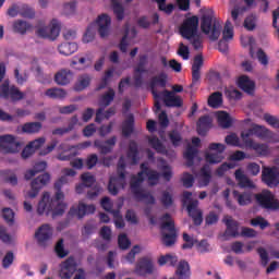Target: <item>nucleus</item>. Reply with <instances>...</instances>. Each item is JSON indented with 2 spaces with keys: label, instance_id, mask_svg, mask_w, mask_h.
<instances>
[{
  "label": "nucleus",
  "instance_id": "obj_1",
  "mask_svg": "<svg viewBox=\"0 0 279 279\" xmlns=\"http://www.w3.org/2000/svg\"><path fill=\"white\" fill-rule=\"evenodd\" d=\"M61 199H64V193H62V190H57L54 198L51 199L49 196V192H45L38 203L37 214L45 215L46 213V215H49L50 213H52V217H62V215H64L66 205L60 202Z\"/></svg>",
  "mask_w": 279,
  "mask_h": 279
},
{
  "label": "nucleus",
  "instance_id": "obj_2",
  "mask_svg": "<svg viewBox=\"0 0 279 279\" xmlns=\"http://www.w3.org/2000/svg\"><path fill=\"white\" fill-rule=\"evenodd\" d=\"M143 182H145V170H141L137 175H133L131 178L130 187L136 202H144L147 205L156 204V197H154L151 193L145 192L141 189V184H143Z\"/></svg>",
  "mask_w": 279,
  "mask_h": 279
},
{
  "label": "nucleus",
  "instance_id": "obj_3",
  "mask_svg": "<svg viewBox=\"0 0 279 279\" xmlns=\"http://www.w3.org/2000/svg\"><path fill=\"white\" fill-rule=\"evenodd\" d=\"M191 197H193L192 192H183L182 204L186 206L187 214L193 219L194 226H202L204 223V211L198 208L199 201Z\"/></svg>",
  "mask_w": 279,
  "mask_h": 279
},
{
  "label": "nucleus",
  "instance_id": "obj_4",
  "mask_svg": "<svg viewBox=\"0 0 279 279\" xmlns=\"http://www.w3.org/2000/svg\"><path fill=\"white\" fill-rule=\"evenodd\" d=\"M201 29L203 34H206L207 36L209 34V40L213 43L219 40V37L221 36V23L210 14L202 16Z\"/></svg>",
  "mask_w": 279,
  "mask_h": 279
},
{
  "label": "nucleus",
  "instance_id": "obj_5",
  "mask_svg": "<svg viewBox=\"0 0 279 279\" xmlns=\"http://www.w3.org/2000/svg\"><path fill=\"white\" fill-rule=\"evenodd\" d=\"M198 28L199 17H197V15H193L183 21L179 28V34H181L182 38H185V40H193V38L197 36Z\"/></svg>",
  "mask_w": 279,
  "mask_h": 279
},
{
  "label": "nucleus",
  "instance_id": "obj_6",
  "mask_svg": "<svg viewBox=\"0 0 279 279\" xmlns=\"http://www.w3.org/2000/svg\"><path fill=\"white\" fill-rule=\"evenodd\" d=\"M255 199L265 210H279V201L269 190H264L262 193L255 194Z\"/></svg>",
  "mask_w": 279,
  "mask_h": 279
},
{
  "label": "nucleus",
  "instance_id": "obj_7",
  "mask_svg": "<svg viewBox=\"0 0 279 279\" xmlns=\"http://www.w3.org/2000/svg\"><path fill=\"white\" fill-rule=\"evenodd\" d=\"M36 36H38V38L56 40V38L60 36V23H58V20H52L49 26L37 27Z\"/></svg>",
  "mask_w": 279,
  "mask_h": 279
},
{
  "label": "nucleus",
  "instance_id": "obj_8",
  "mask_svg": "<svg viewBox=\"0 0 279 279\" xmlns=\"http://www.w3.org/2000/svg\"><path fill=\"white\" fill-rule=\"evenodd\" d=\"M0 97L2 99H11V101H21V99H24L25 94L19 90L16 86L10 87V81L5 80L0 86Z\"/></svg>",
  "mask_w": 279,
  "mask_h": 279
},
{
  "label": "nucleus",
  "instance_id": "obj_9",
  "mask_svg": "<svg viewBox=\"0 0 279 279\" xmlns=\"http://www.w3.org/2000/svg\"><path fill=\"white\" fill-rule=\"evenodd\" d=\"M0 151L2 154H19L21 151V144L11 134L2 135L0 136Z\"/></svg>",
  "mask_w": 279,
  "mask_h": 279
},
{
  "label": "nucleus",
  "instance_id": "obj_10",
  "mask_svg": "<svg viewBox=\"0 0 279 279\" xmlns=\"http://www.w3.org/2000/svg\"><path fill=\"white\" fill-rule=\"evenodd\" d=\"M262 182L269 189H276L279 184V168L276 166L264 168L262 171Z\"/></svg>",
  "mask_w": 279,
  "mask_h": 279
},
{
  "label": "nucleus",
  "instance_id": "obj_11",
  "mask_svg": "<svg viewBox=\"0 0 279 279\" xmlns=\"http://www.w3.org/2000/svg\"><path fill=\"white\" fill-rule=\"evenodd\" d=\"M208 149L217 153H207L205 155L206 162H209V165H219V162L223 160V156L221 154L226 151V145L221 143H211L209 144Z\"/></svg>",
  "mask_w": 279,
  "mask_h": 279
},
{
  "label": "nucleus",
  "instance_id": "obj_12",
  "mask_svg": "<svg viewBox=\"0 0 279 279\" xmlns=\"http://www.w3.org/2000/svg\"><path fill=\"white\" fill-rule=\"evenodd\" d=\"M77 271V262L75 257L70 256L60 265L59 278L71 279L73 274Z\"/></svg>",
  "mask_w": 279,
  "mask_h": 279
},
{
  "label": "nucleus",
  "instance_id": "obj_13",
  "mask_svg": "<svg viewBox=\"0 0 279 279\" xmlns=\"http://www.w3.org/2000/svg\"><path fill=\"white\" fill-rule=\"evenodd\" d=\"M269 129L265 128L264 125L253 124L251 129L241 133V138L243 143H245V141H253L252 138H250V136H256L257 138H267L269 136Z\"/></svg>",
  "mask_w": 279,
  "mask_h": 279
},
{
  "label": "nucleus",
  "instance_id": "obj_14",
  "mask_svg": "<svg viewBox=\"0 0 279 279\" xmlns=\"http://www.w3.org/2000/svg\"><path fill=\"white\" fill-rule=\"evenodd\" d=\"M49 180H51V175H49L47 172L34 179L31 182V191L28 192V197L34 199V197L40 193V190L45 189V186L49 184Z\"/></svg>",
  "mask_w": 279,
  "mask_h": 279
},
{
  "label": "nucleus",
  "instance_id": "obj_15",
  "mask_svg": "<svg viewBox=\"0 0 279 279\" xmlns=\"http://www.w3.org/2000/svg\"><path fill=\"white\" fill-rule=\"evenodd\" d=\"M155 270L156 267L154 266V260L149 257L140 258L135 265V274L137 276H151Z\"/></svg>",
  "mask_w": 279,
  "mask_h": 279
},
{
  "label": "nucleus",
  "instance_id": "obj_16",
  "mask_svg": "<svg viewBox=\"0 0 279 279\" xmlns=\"http://www.w3.org/2000/svg\"><path fill=\"white\" fill-rule=\"evenodd\" d=\"M167 80H168L167 73H163V72L150 78L149 88H150L151 95L157 99L160 98V95H162V92H158V89L156 88H158V86L159 88H167Z\"/></svg>",
  "mask_w": 279,
  "mask_h": 279
},
{
  "label": "nucleus",
  "instance_id": "obj_17",
  "mask_svg": "<svg viewBox=\"0 0 279 279\" xmlns=\"http://www.w3.org/2000/svg\"><path fill=\"white\" fill-rule=\"evenodd\" d=\"M95 210H96L95 205H86L80 202L77 207L70 208L68 215L70 217H77V219H84L86 215H94Z\"/></svg>",
  "mask_w": 279,
  "mask_h": 279
},
{
  "label": "nucleus",
  "instance_id": "obj_18",
  "mask_svg": "<svg viewBox=\"0 0 279 279\" xmlns=\"http://www.w3.org/2000/svg\"><path fill=\"white\" fill-rule=\"evenodd\" d=\"M204 66V57L202 54H197L194 57V62L192 64V84L193 86H197L199 84V80H202V68Z\"/></svg>",
  "mask_w": 279,
  "mask_h": 279
},
{
  "label": "nucleus",
  "instance_id": "obj_19",
  "mask_svg": "<svg viewBox=\"0 0 279 279\" xmlns=\"http://www.w3.org/2000/svg\"><path fill=\"white\" fill-rule=\"evenodd\" d=\"M51 236H53V229L49 225H43L35 232V239L37 240L38 245L45 247L47 245V241H50Z\"/></svg>",
  "mask_w": 279,
  "mask_h": 279
},
{
  "label": "nucleus",
  "instance_id": "obj_20",
  "mask_svg": "<svg viewBox=\"0 0 279 279\" xmlns=\"http://www.w3.org/2000/svg\"><path fill=\"white\" fill-rule=\"evenodd\" d=\"M94 145L102 156L112 154V149H114V146L117 145V136H111L109 140L106 141L96 140L94 142Z\"/></svg>",
  "mask_w": 279,
  "mask_h": 279
},
{
  "label": "nucleus",
  "instance_id": "obj_21",
  "mask_svg": "<svg viewBox=\"0 0 279 279\" xmlns=\"http://www.w3.org/2000/svg\"><path fill=\"white\" fill-rule=\"evenodd\" d=\"M96 24L98 25V34L100 38H106V36L110 34V25L112 24V20L108 14L104 13L98 16Z\"/></svg>",
  "mask_w": 279,
  "mask_h": 279
},
{
  "label": "nucleus",
  "instance_id": "obj_22",
  "mask_svg": "<svg viewBox=\"0 0 279 279\" xmlns=\"http://www.w3.org/2000/svg\"><path fill=\"white\" fill-rule=\"evenodd\" d=\"M161 95L163 97V104L167 106V108H182L184 101L180 96H174V94L168 89L161 92Z\"/></svg>",
  "mask_w": 279,
  "mask_h": 279
},
{
  "label": "nucleus",
  "instance_id": "obj_23",
  "mask_svg": "<svg viewBox=\"0 0 279 279\" xmlns=\"http://www.w3.org/2000/svg\"><path fill=\"white\" fill-rule=\"evenodd\" d=\"M213 128V118L210 116H202L196 123V131L199 136H206Z\"/></svg>",
  "mask_w": 279,
  "mask_h": 279
},
{
  "label": "nucleus",
  "instance_id": "obj_24",
  "mask_svg": "<svg viewBox=\"0 0 279 279\" xmlns=\"http://www.w3.org/2000/svg\"><path fill=\"white\" fill-rule=\"evenodd\" d=\"M72 149H75V146H71V145L64 144V143L60 144L59 151H62V153H60L57 156V159L64 162L66 160H71V159L75 158L77 156V153H72L71 151Z\"/></svg>",
  "mask_w": 279,
  "mask_h": 279
},
{
  "label": "nucleus",
  "instance_id": "obj_25",
  "mask_svg": "<svg viewBox=\"0 0 279 279\" xmlns=\"http://www.w3.org/2000/svg\"><path fill=\"white\" fill-rule=\"evenodd\" d=\"M140 169L141 171H144V177L148 178L150 186L158 184V180H160L158 171L149 169V166L145 162L141 163Z\"/></svg>",
  "mask_w": 279,
  "mask_h": 279
},
{
  "label": "nucleus",
  "instance_id": "obj_26",
  "mask_svg": "<svg viewBox=\"0 0 279 279\" xmlns=\"http://www.w3.org/2000/svg\"><path fill=\"white\" fill-rule=\"evenodd\" d=\"M243 143L245 147L253 149L258 154V156H267L269 154V146L267 144L256 143L254 140H246Z\"/></svg>",
  "mask_w": 279,
  "mask_h": 279
},
{
  "label": "nucleus",
  "instance_id": "obj_27",
  "mask_svg": "<svg viewBox=\"0 0 279 279\" xmlns=\"http://www.w3.org/2000/svg\"><path fill=\"white\" fill-rule=\"evenodd\" d=\"M223 222L227 227L226 234L228 236H233V239H236V236H239V222L232 219V217L230 216L223 218Z\"/></svg>",
  "mask_w": 279,
  "mask_h": 279
},
{
  "label": "nucleus",
  "instance_id": "obj_28",
  "mask_svg": "<svg viewBox=\"0 0 279 279\" xmlns=\"http://www.w3.org/2000/svg\"><path fill=\"white\" fill-rule=\"evenodd\" d=\"M238 86L241 90L247 93V95H253L254 88H256V84L250 80L248 76H240L238 80Z\"/></svg>",
  "mask_w": 279,
  "mask_h": 279
},
{
  "label": "nucleus",
  "instance_id": "obj_29",
  "mask_svg": "<svg viewBox=\"0 0 279 279\" xmlns=\"http://www.w3.org/2000/svg\"><path fill=\"white\" fill-rule=\"evenodd\" d=\"M174 274L178 279H191V266L189 265V262H179Z\"/></svg>",
  "mask_w": 279,
  "mask_h": 279
},
{
  "label": "nucleus",
  "instance_id": "obj_30",
  "mask_svg": "<svg viewBox=\"0 0 279 279\" xmlns=\"http://www.w3.org/2000/svg\"><path fill=\"white\" fill-rule=\"evenodd\" d=\"M235 180L239 183V186L241 189H254V182H252V180H250V178H247V175H245V172H243L241 169L235 170Z\"/></svg>",
  "mask_w": 279,
  "mask_h": 279
},
{
  "label": "nucleus",
  "instance_id": "obj_31",
  "mask_svg": "<svg viewBox=\"0 0 279 279\" xmlns=\"http://www.w3.org/2000/svg\"><path fill=\"white\" fill-rule=\"evenodd\" d=\"M71 80H73V72L70 70H61L54 75V82L59 84V86L71 84Z\"/></svg>",
  "mask_w": 279,
  "mask_h": 279
},
{
  "label": "nucleus",
  "instance_id": "obj_32",
  "mask_svg": "<svg viewBox=\"0 0 279 279\" xmlns=\"http://www.w3.org/2000/svg\"><path fill=\"white\" fill-rule=\"evenodd\" d=\"M233 197L236 199L239 206H250L252 204V192H232Z\"/></svg>",
  "mask_w": 279,
  "mask_h": 279
},
{
  "label": "nucleus",
  "instance_id": "obj_33",
  "mask_svg": "<svg viewBox=\"0 0 279 279\" xmlns=\"http://www.w3.org/2000/svg\"><path fill=\"white\" fill-rule=\"evenodd\" d=\"M126 157L131 160L132 165H138V160H141V158L138 157V144L136 141H131L129 143Z\"/></svg>",
  "mask_w": 279,
  "mask_h": 279
},
{
  "label": "nucleus",
  "instance_id": "obj_34",
  "mask_svg": "<svg viewBox=\"0 0 279 279\" xmlns=\"http://www.w3.org/2000/svg\"><path fill=\"white\" fill-rule=\"evenodd\" d=\"M47 169V161H38L34 165L33 169L27 170L24 174L25 180H32L37 173H43Z\"/></svg>",
  "mask_w": 279,
  "mask_h": 279
},
{
  "label": "nucleus",
  "instance_id": "obj_35",
  "mask_svg": "<svg viewBox=\"0 0 279 279\" xmlns=\"http://www.w3.org/2000/svg\"><path fill=\"white\" fill-rule=\"evenodd\" d=\"M134 132V114L130 113L122 123V135L126 138L132 136Z\"/></svg>",
  "mask_w": 279,
  "mask_h": 279
},
{
  "label": "nucleus",
  "instance_id": "obj_36",
  "mask_svg": "<svg viewBox=\"0 0 279 279\" xmlns=\"http://www.w3.org/2000/svg\"><path fill=\"white\" fill-rule=\"evenodd\" d=\"M217 121H218V125L223 130H228V128H232V118L230 117V113L226 111H219L217 113Z\"/></svg>",
  "mask_w": 279,
  "mask_h": 279
},
{
  "label": "nucleus",
  "instance_id": "obj_37",
  "mask_svg": "<svg viewBox=\"0 0 279 279\" xmlns=\"http://www.w3.org/2000/svg\"><path fill=\"white\" fill-rule=\"evenodd\" d=\"M197 154H199V150H197V147L187 145L186 150L184 153L186 167H193V165H195V157L197 156Z\"/></svg>",
  "mask_w": 279,
  "mask_h": 279
},
{
  "label": "nucleus",
  "instance_id": "obj_38",
  "mask_svg": "<svg viewBox=\"0 0 279 279\" xmlns=\"http://www.w3.org/2000/svg\"><path fill=\"white\" fill-rule=\"evenodd\" d=\"M58 51L61 56H73L77 51V44L75 43H64L59 45Z\"/></svg>",
  "mask_w": 279,
  "mask_h": 279
},
{
  "label": "nucleus",
  "instance_id": "obj_39",
  "mask_svg": "<svg viewBox=\"0 0 279 279\" xmlns=\"http://www.w3.org/2000/svg\"><path fill=\"white\" fill-rule=\"evenodd\" d=\"M207 104L209 108H221V105L223 104V95L221 94V92L213 93L208 97Z\"/></svg>",
  "mask_w": 279,
  "mask_h": 279
},
{
  "label": "nucleus",
  "instance_id": "obj_40",
  "mask_svg": "<svg viewBox=\"0 0 279 279\" xmlns=\"http://www.w3.org/2000/svg\"><path fill=\"white\" fill-rule=\"evenodd\" d=\"M213 175L210 174V166L205 165L201 168L199 185L208 186Z\"/></svg>",
  "mask_w": 279,
  "mask_h": 279
},
{
  "label": "nucleus",
  "instance_id": "obj_41",
  "mask_svg": "<svg viewBox=\"0 0 279 279\" xmlns=\"http://www.w3.org/2000/svg\"><path fill=\"white\" fill-rule=\"evenodd\" d=\"M110 2L117 21H123V19H125V9L123 8V4L120 3L119 0H110Z\"/></svg>",
  "mask_w": 279,
  "mask_h": 279
},
{
  "label": "nucleus",
  "instance_id": "obj_42",
  "mask_svg": "<svg viewBox=\"0 0 279 279\" xmlns=\"http://www.w3.org/2000/svg\"><path fill=\"white\" fill-rule=\"evenodd\" d=\"M158 265L160 267H165V265L175 267V265H178V256L171 254L162 255L158 258Z\"/></svg>",
  "mask_w": 279,
  "mask_h": 279
},
{
  "label": "nucleus",
  "instance_id": "obj_43",
  "mask_svg": "<svg viewBox=\"0 0 279 279\" xmlns=\"http://www.w3.org/2000/svg\"><path fill=\"white\" fill-rule=\"evenodd\" d=\"M119 186H122V189L125 186V180L124 183H121L119 180V177L110 178L109 184H108V191L110 195H119Z\"/></svg>",
  "mask_w": 279,
  "mask_h": 279
},
{
  "label": "nucleus",
  "instance_id": "obj_44",
  "mask_svg": "<svg viewBox=\"0 0 279 279\" xmlns=\"http://www.w3.org/2000/svg\"><path fill=\"white\" fill-rule=\"evenodd\" d=\"M32 29V24L23 21V20H17L13 23V32L15 34H27V31Z\"/></svg>",
  "mask_w": 279,
  "mask_h": 279
},
{
  "label": "nucleus",
  "instance_id": "obj_45",
  "mask_svg": "<svg viewBox=\"0 0 279 279\" xmlns=\"http://www.w3.org/2000/svg\"><path fill=\"white\" fill-rule=\"evenodd\" d=\"M45 95L49 99H64L66 97V90L62 88H49L45 92Z\"/></svg>",
  "mask_w": 279,
  "mask_h": 279
},
{
  "label": "nucleus",
  "instance_id": "obj_46",
  "mask_svg": "<svg viewBox=\"0 0 279 279\" xmlns=\"http://www.w3.org/2000/svg\"><path fill=\"white\" fill-rule=\"evenodd\" d=\"M23 132L26 134H38L43 130V123L40 122H28L25 123L22 128Z\"/></svg>",
  "mask_w": 279,
  "mask_h": 279
},
{
  "label": "nucleus",
  "instance_id": "obj_47",
  "mask_svg": "<svg viewBox=\"0 0 279 279\" xmlns=\"http://www.w3.org/2000/svg\"><path fill=\"white\" fill-rule=\"evenodd\" d=\"M114 89L109 88L107 93H105L99 100V104L104 106V108H108L114 101Z\"/></svg>",
  "mask_w": 279,
  "mask_h": 279
},
{
  "label": "nucleus",
  "instance_id": "obj_48",
  "mask_svg": "<svg viewBox=\"0 0 279 279\" xmlns=\"http://www.w3.org/2000/svg\"><path fill=\"white\" fill-rule=\"evenodd\" d=\"M148 144L150 145V147H153V149H155V151H157V154H165L167 151V147H165V144H162V142H160V138L153 136L148 140Z\"/></svg>",
  "mask_w": 279,
  "mask_h": 279
},
{
  "label": "nucleus",
  "instance_id": "obj_49",
  "mask_svg": "<svg viewBox=\"0 0 279 279\" xmlns=\"http://www.w3.org/2000/svg\"><path fill=\"white\" fill-rule=\"evenodd\" d=\"M161 219H166L167 221L161 223V230H168L170 233H177L175 232V222L171 220V214L167 213L165 214Z\"/></svg>",
  "mask_w": 279,
  "mask_h": 279
},
{
  "label": "nucleus",
  "instance_id": "obj_50",
  "mask_svg": "<svg viewBox=\"0 0 279 279\" xmlns=\"http://www.w3.org/2000/svg\"><path fill=\"white\" fill-rule=\"evenodd\" d=\"M158 4V10L160 12H165V14H173V10H175V5L173 3L167 4V0H154Z\"/></svg>",
  "mask_w": 279,
  "mask_h": 279
},
{
  "label": "nucleus",
  "instance_id": "obj_51",
  "mask_svg": "<svg viewBox=\"0 0 279 279\" xmlns=\"http://www.w3.org/2000/svg\"><path fill=\"white\" fill-rule=\"evenodd\" d=\"M100 206H101V208H104V210H106V213H111V215H113V217H119V210L112 209V201H110V197L105 196L100 201Z\"/></svg>",
  "mask_w": 279,
  "mask_h": 279
},
{
  "label": "nucleus",
  "instance_id": "obj_52",
  "mask_svg": "<svg viewBox=\"0 0 279 279\" xmlns=\"http://www.w3.org/2000/svg\"><path fill=\"white\" fill-rule=\"evenodd\" d=\"M222 38L225 40H232V38H234V27L232 26V22H230V20H227L225 24V28L222 31Z\"/></svg>",
  "mask_w": 279,
  "mask_h": 279
},
{
  "label": "nucleus",
  "instance_id": "obj_53",
  "mask_svg": "<svg viewBox=\"0 0 279 279\" xmlns=\"http://www.w3.org/2000/svg\"><path fill=\"white\" fill-rule=\"evenodd\" d=\"M251 226H253V228H260L262 230H266V228H269L270 225L267 219L263 218L262 216H257L251 219Z\"/></svg>",
  "mask_w": 279,
  "mask_h": 279
},
{
  "label": "nucleus",
  "instance_id": "obj_54",
  "mask_svg": "<svg viewBox=\"0 0 279 279\" xmlns=\"http://www.w3.org/2000/svg\"><path fill=\"white\" fill-rule=\"evenodd\" d=\"M54 252L59 258H66L69 251L64 250V239H60L54 245Z\"/></svg>",
  "mask_w": 279,
  "mask_h": 279
},
{
  "label": "nucleus",
  "instance_id": "obj_55",
  "mask_svg": "<svg viewBox=\"0 0 279 279\" xmlns=\"http://www.w3.org/2000/svg\"><path fill=\"white\" fill-rule=\"evenodd\" d=\"M117 173H118L119 180L121 181V184H124L125 183V159L123 157H120L118 161Z\"/></svg>",
  "mask_w": 279,
  "mask_h": 279
},
{
  "label": "nucleus",
  "instance_id": "obj_56",
  "mask_svg": "<svg viewBox=\"0 0 279 279\" xmlns=\"http://www.w3.org/2000/svg\"><path fill=\"white\" fill-rule=\"evenodd\" d=\"M160 203L163 208H171V206H173V194L163 191L161 193Z\"/></svg>",
  "mask_w": 279,
  "mask_h": 279
},
{
  "label": "nucleus",
  "instance_id": "obj_57",
  "mask_svg": "<svg viewBox=\"0 0 279 279\" xmlns=\"http://www.w3.org/2000/svg\"><path fill=\"white\" fill-rule=\"evenodd\" d=\"M90 86V75L83 74L78 77V82L76 84V90H84Z\"/></svg>",
  "mask_w": 279,
  "mask_h": 279
},
{
  "label": "nucleus",
  "instance_id": "obj_58",
  "mask_svg": "<svg viewBox=\"0 0 279 279\" xmlns=\"http://www.w3.org/2000/svg\"><path fill=\"white\" fill-rule=\"evenodd\" d=\"M178 239V233H162V243L166 247H171L175 245V241Z\"/></svg>",
  "mask_w": 279,
  "mask_h": 279
},
{
  "label": "nucleus",
  "instance_id": "obj_59",
  "mask_svg": "<svg viewBox=\"0 0 279 279\" xmlns=\"http://www.w3.org/2000/svg\"><path fill=\"white\" fill-rule=\"evenodd\" d=\"M2 175H4V181L11 184V186H16V184H19V178L12 170H4Z\"/></svg>",
  "mask_w": 279,
  "mask_h": 279
},
{
  "label": "nucleus",
  "instance_id": "obj_60",
  "mask_svg": "<svg viewBox=\"0 0 279 279\" xmlns=\"http://www.w3.org/2000/svg\"><path fill=\"white\" fill-rule=\"evenodd\" d=\"M147 54L140 56V61L134 69V73H147V69H145V66H147Z\"/></svg>",
  "mask_w": 279,
  "mask_h": 279
},
{
  "label": "nucleus",
  "instance_id": "obj_61",
  "mask_svg": "<svg viewBox=\"0 0 279 279\" xmlns=\"http://www.w3.org/2000/svg\"><path fill=\"white\" fill-rule=\"evenodd\" d=\"M20 16H22L23 19H34L36 16V12L29 5L24 4L20 9Z\"/></svg>",
  "mask_w": 279,
  "mask_h": 279
},
{
  "label": "nucleus",
  "instance_id": "obj_62",
  "mask_svg": "<svg viewBox=\"0 0 279 279\" xmlns=\"http://www.w3.org/2000/svg\"><path fill=\"white\" fill-rule=\"evenodd\" d=\"M81 180H82V184H84L86 189H90V186H93V184H95L96 182L95 177L89 172L83 173L81 175Z\"/></svg>",
  "mask_w": 279,
  "mask_h": 279
},
{
  "label": "nucleus",
  "instance_id": "obj_63",
  "mask_svg": "<svg viewBox=\"0 0 279 279\" xmlns=\"http://www.w3.org/2000/svg\"><path fill=\"white\" fill-rule=\"evenodd\" d=\"M169 138L173 147H180V145H182V135L180 134V132L178 131L170 132Z\"/></svg>",
  "mask_w": 279,
  "mask_h": 279
},
{
  "label": "nucleus",
  "instance_id": "obj_64",
  "mask_svg": "<svg viewBox=\"0 0 279 279\" xmlns=\"http://www.w3.org/2000/svg\"><path fill=\"white\" fill-rule=\"evenodd\" d=\"M264 121H266V123H268V125H270L271 128H275L276 130L279 129V119L276 118V116L265 113Z\"/></svg>",
  "mask_w": 279,
  "mask_h": 279
}]
</instances>
